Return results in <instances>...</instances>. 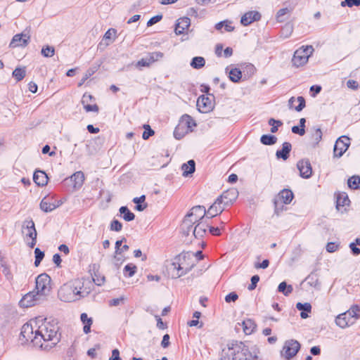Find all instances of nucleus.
Returning <instances> with one entry per match:
<instances>
[{
	"instance_id": "5701e85b",
	"label": "nucleus",
	"mask_w": 360,
	"mask_h": 360,
	"mask_svg": "<svg viewBox=\"0 0 360 360\" xmlns=\"http://www.w3.org/2000/svg\"><path fill=\"white\" fill-rule=\"evenodd\" d=\"M275 198L281 200L283 204L288 205L293 200L294 193L290 189L283 188L278 193Z\"/></svg>"
},
{
	"instance_id": "f03ea898",
	"label": "nucleus",
	"mask_w": 360,
	"mask_h": 360,
	"mask_svg": "<svg viewBox=\"0 0 360 360\" xmlns=\"http://www.w3.org/2000/svg\"><path fill=\"white\" fill-rule=\"evenodd\" d=\"M58 330L53 326L48 327L46 326H41L34 332V336L32 339V342L34 345H39L41 348L43 347L41 340L44 342L56 340L53 344L56 345L60 340V334L58 337Z\"/></svg>"
},
{
	"instance_id": "c756f323",
	"label": "nucleus",
	"mask_w": 360,
	"mask_h": 360,
	"mask_svg": "<svg viewBox=\"0 0 360 360\" xmlns=\"http://www.w3.org/2000/svg\"><path fill=\"white\" fill-rule=\"evenodd\" d=\"M181 169L185 177L193 174L195 171V162L193 160H188L181 165Z\"/></svg>"
},
{
	"instance_id": "4be33fe9",
	"label": "nucleus",
	"mask_w": 360,
	"mask_h": 360,
	"mask_svg": "<svg viewBox=\"0 0 360 360\" xmlns=\"http://www.w3.org/2000/svg\"><path fill=\"white\" fill-rule=\"evenodd\" d=\"M48 176L45 172L36 169L33 174V180L39 186H44L48 184Z\"/></svg>"
},
{
	"instance_id": "72a5a7b5",
	"label": "nucleus",
	"mask_w": 360,
	"mask_h": 360,
	"mask_svg": "<svg viewBox=\"0 0 360 360\" xmlns=\"http://www.w3.org/2000/svg\"><path fill=\"white\" fill-rule=\"evenodd\" d=\"M120 217L126 221H131L135 219V214L127 206H122L119 209Z\"/></svg>"
},
{
	"instance_id": "b1692460",
	"label": "nucleus",
	"mask_w": 360,
	"mask_h": 360,
	"mask_svg": "<svg viewBox=\"0 0 360 360\" xmlns=\"http://www.w3.org/2000/svg\"><path fill=\"white\" fill-rule=\"evenodd\" d=\"M207 227L208 224H206L202 220L197 221V224L193 230V236L197 239L202 238L207 232Z\"/></svg>"
},
{
	"instance_id": "7ed1b4c3",
	"label": "nucleus",
	"mask_w": 360,
	"mask_h": 360,
	"mask_svg": "<svg viewBox=\"0 0 360 360\" xmlns=\"http://www.w3.org/2000/svg\"><path fill=\"white\" fill-rule=\"evenodd\" d=\"M84 181V174L82 171L75 172L70 176L65 178L63 184L69 191H74L79 189Z\"/></svg>"
},
{
	"instance_id": "774afa93",
	"label": "nucleus",
	"mask_w": 360,
	"mask_h": 360,
	"mask_svg": "<svg viewBox=\"0 0 360 360\" xmlns=\"http://www.w3.org/2000/svg\"><path fill=\"white\" fill-rule=\"evenodd\" d=\"M125 297L124 296H121L117 298H114L109 301V306L110 307H116L120 305L121 303H123Z\"/></svg>"
},
{
	"instance_id": "0eeeda50",
	"label": "nucleus",
	"mask_w": 360,
	"mask_h": 360,
	"mask_svg": "<svg viewBox=\"0 0 360 360\" xmlns=\"http://www.w3.org/2000/svg\"><path fill=\"white\" fill-rule=\"evenodd\" d=\"M300 347L301 345L298 341L290 340L285 341L282 352H284L283 355L285 358L290 360L297 354Z\"/></svg>"
},
{
	"instance_id": "a211bd4d",
	"label": "nucleus",
	"mask_w": 360,
	"mask_h": 360,
	"mask_svg": "<svg viewBox=\"0 0 360 360\" xmlns=\"http://www.w3.org/2000/svg\"><path fill=\"white\" fill-rule=\"evenodd\" d=\"M306 106L305 98L300 96L297 98L294 96H292L288 100V107L289 108L295 109L297 112H301Z\"/></svg>"
},
{
	"instance_id": "6e6d98bb",
	"label": "nucleus",
	"mask_w": 360,
	"mask_h": 360,
	"mask_svg": "<svg viewBox=\"0 0 360 360\" xmlns=\"http://www.w3.org/2000/svg\"><path fill=\"white\" fill-rule=\"evenodd\" d=\"M290 12V10L288 8H283L278 11L276 13V20L279 22H284L285 18H284V15H285L287 13H289Z\"/></svg>"
},
{
	"instance_id": "13d9d810",
	"label": "nucleus",
	"mask_w": 360,
	"mask_h": 360,
	"mask_svg": "<svg viewBox=\"0 0 360 360\" xmlns=\"http://www.w3.org/2000/svg\"><path fill=\"white\" fill-rule=\"evenodd\" d=\"M340 6L342 7L348 6L352 8L353 6H360V0H344L340 3Z\"/></svg>"
},
{
	"instance_id": "39448f33",
	"label": "nucleus",
	"mask_w": 360,
	"mask_h": 360,
	"mask_svg": "<svg viewBox=\"0 0 360 360\" xmlns=\"http://www.w3.org/2000/svg\"><path fill=\"white\" fill-rule=\"evenodd\" d=\"M187 255H189L188 252L181 253L178 256L175 257L174 261L172 262L171 265L173 266L174 269H176L177 272L176 274L175 278H179L186 274H187L189 271L191 270L193 264H192L190 267H184L182 260L185 261L187 257Z\"/></svg>"
},
{
	"instance_id": "5fc2aeb1",
	"label": "nucleus",
	"mask_w": 360,
	"mask_h": 360,
	"mask_svg": "<svg viewBox=\"0 0 360 360\" xmlns=\"http://www.w3.org/2000/svg\"><path fill=\"white\" fill-rule=\"evenodd\" d=\"M44 251H41L39 248H36L35 250H34V257H35V260H34V266H38L41 262L43 260L44 257Z\"/></svg>"
},
{
	"instance_id": "e2e57ef3",
	"label": "nucleus",
	"mask_w": 360,
	"mask_h": 360,
	"mask_svg": "<svg viewBox=\"0 0 360 360\" xmlns=\"http://www.w3.org/2000/svg\"><path fill=\"white\" fill-rule=\"evenodd\" d=\"M282 202H279L277 198L274 199V213L276 215H279L280 212L283 210V205L281 204Z\"/></svg>"
},
{
	"instance_id": "ddd939ff",
	"label": "nucleus",
	"mask_w": 360,
	"mask_h": 360,
	"mask_svg": "<svg viewBox=\"0 0 360 360\" xmlns=\"http://www.w3.org/2000/svg\"><path fill=\"white\" fill-rule=\"evenodd\" d=\"M300 175L303 179H309L312 176V167L308 159H302L297 163Z\"/></svg>"
},
{
	"instance_id": "79ce46f5",
	"label": "nucleus",
	"mask_w": 360,
	"mask_h": 360,
	"mask_svg": "<svg viewBox=\"0 0 360 360\" xmlns=\"http://www.w3.org/2000/svg\"><path fill=\"white\" fill-rule=\"evenodd\" d=\"M25 75L26 70L25 67H17L12 72L13 77H14L17 82L22 80Z\"/></svg>"
},
{
	"instance_id": "f8f14e48",
	"label": "nucleus",
	"mask_w": 360,
	"mask_h": 360,
	"mask_svg": "<svg viewBox=\"0 0 360 360\" xmlns=\"http://www.w3.org/2000/svg\"><path fill=\"white\" fill-rule=\"evenodd\" d=\"M238 195V192L236 189L232 188L224 191L221 195L217 197L221 201L223 205L226 207L233 204Z\"/></svg>"
},
{
	"instance_id": "1a4fd4ad",
	"label": "nucleus",
	"mask_w": 360,
	"mask_h": 360,
	"mask_svg": "<svg viewBox=\"0 0 360 360\" xmlns=\"http://www.w3.org/2000/svg\"><path fill=\"white\" fill-rule=\"evenodd\" d=\"M213 98L210 96L201 95L197 100V108L201 113H207L214 108Z\"/></svg>"
},
{
	"instance_id": "09e8293b",
	"label": "nucleus",
	"mask_w": 360,
	"mask_h": 360,
	"mask_svg": "<svg viewBox=\"0 0 360 360\" xmlns=\"http://www.w3.org/2000/svg\"><path fill=\"white\" fill-rule=\"evenodd\" d=\"M347 185L350 188L359 189L360 188V176H352L348 179Z\"/></svg>"
},
{
	"instance_id": "aec40b11",
	"label": "nucleus",
	"mask_w": 360,
	"mask_h": 360,
	"mask_svg": "<svg viewBox=\"0 0 360 360\" xmlns=\"http://www.w3.org/2000/svg\"><path fill=\"white\" fill-rule=\"evenodd\" d=\"M292 150V144L290 142H284L282 144L281 149H278L276 152V157L277 159H282L283 160H287L290 157V153Z\"/></svg>"
},
{
	"instance_id": "4c0bfd02",
	"label": "nucleus",
	"mask_w": 360,
	"mask_h": 360,
	"mask_svg": "<svg viewBox=\"0 0 360 360\" xmlns=\"http://www.w3.org/2000/svg\"><path fill=\"white\" fill-rule=\"evenodd\" d=\"M260 142L265 146H272L277 142V137L273 134H263L260 137Z\"/></svg>"
},
{
	"instance_id": "a878e982",
	"label": "nucleus",
	"mask_w": 360,
	"mask_h": 360,
	"mask_svg": "<svg viewBox=\"0 0 360 360\" xmlns=\"http://www.w3.org/2000/svg\"><path fill=\"white\" fill-rule=\"evenodd\" d=\"M87 98L89 100H94V97L91 95L85 93L82 98L81 103L86 110V112H98L99 110V108L97 104L90 105L87 103Z\"/></svg>"
},
{
	"instance_id": "603ef678",
	"label": "nucleus",
	"mask_w": 360,
	"mask_h": 360,
	"mask_svg": "<svg viewBox=\"0 0 360 360\" xmlns=\"http://www.w3.org/2000/svg\"><path fill=\"white\" fill-rule=\"evenodd\" d=\"M41 55L46 58L52 57L55 53V49L53 46L46 45L41 49Z\"/></svg>"
},
{
	"instance_id": "ea45409f",
	"label": "nucleus",
	"mask_w": 360,
	"mask_h": 360,
	"mask_svg": "<svg viewBox=\"0 0 360 360\" xmlns=\"http://www.w3.org/2000/svg\"><path fill=\"white\" fill-rule=\"evenodd\" d=\"M30 335H33V328L32 325L29 323H25L21 329L20 332V336H22L23 338H25L27 341L29 340V339H32V337Z\"/></svg>"
},
{
	"instance_id": "20e7f679",
	"label": "nucleus",
	"mask_w": 360,
	"mask_h": 360,
	"mask_svg": "<svg viewBox=\"0 0 360 360\" xmlns=\"http://www.w3.org/2000/svg\"><path fill=\"white\" fill-rule=\"evenodd\" d=\"M248 345H245L244 342L233 340L231 343L228 345V359L231 360H240L238 359L237 354L239 353H242V354L245 356V352H247Z\"/></svg>"
},
{
	"instance_id": "dca6fc26",
	"label": "nucleus",
	"mask_w": 360,
	"mask_h": 360,
	"mask_svg": "<svg viewBox=\"0 0 360 360\" xmlns=\"http://www.w3.org/2000/svg\"><path fill=\"white\" fill-rule=\"evenodd\" d=\"M262 15L256 11H251L245 13L240 18V23L243 26H248L251 23L260 20Z\"/></svg>"
},
{
	"instance_id": "6e6552de",
	"label": "nucleus",
	"mask_w": 360,
	"mask_h": 360,
	"mask_svg": "<svg viewBox=\"0 0 360 360\" xmlns=\"http://www.w3.org/2000/svg\"><path fill=\"white\" fill-rule=\"evenodd\" d=\"M51 277L46 273L41 274L36 278V289L41 296L46 295V290L49 291Z\"/></svg>"
},
{
	"instance_id": "58836bf2",
	"label": "nucleus",
	"mask_w": 360,
	"mask_h": 360,
	"mask_svg": "<svg viewBox=\"0 0 360 360\" xmlns=\"http://www.w3.org/2000/svg\"><path fill=\"white\" fill-rule=\"evenodd\" d=\"M314 132L311 134L313 140L312 147L316 148L319 142L322 140L323 133L320 127H314Z\"/></svg>"
},
{
	"instance_id": "7c9ffc66",
	"label": "nucleus",
	"mask_w": 360,
	"mask_h": 360,
	"mask_svg": "<svg viewBox=\"0 0 360 360\" xmlns=\"http://www.w3.org/2000/svg\"><path fill=\"white\" fill-rule=\"evenodd\" d=\"M179 124L184 127H186V129H188V131L189 130L191 131V128L197 125L195 121L188 114H184L181 116Z\"/></svg>"
},
{
	"instance_id": "e433bc0d",
	"label": "nucleus",
	"mask_w": 360,
	"mask_h": 360,
	"mask_svg": "<svg viewBox=\"0 0 360 360\" xmlns=\"http://www.w3.org/2000/svg\"><path fill=\"white\" fill-rule=\"evenodd\" d=\"M349 202L350 200L346 193H338L336 200V208L340 210V207H344L348 205Z\"/></svg>"
},
{
	"instance_id": "6ab92c4d",
	"label": "nucleus",
	"mask_w": 360,
	"mask_h": 360,
	"mask_svg": "<svg viewBox=\"0 0 360 360\" xmlns=\"http://www.w3.org/2000/svg\"><path fill=\"white\" fill-rule=\"evenodd\" d=\"M191 25V19L188 17L180 18L175 24L174 32L176 35L182 34Z\"/></svg>"
},
{
	"instance_id": "f257e3e1",
	"label": "nucleus",
	"mask_w": 360,
	"mask_h": 360,
	"mask_svg": "<svg viewBox=\"0 0 360 360\" xmlns=\"http://www.w3.org/2000/svg\"><path fill=\"white\" fill-rule=\"evenodd\" d=\"M90 289L84 288V281L75 279L63 284L58 292V298L65 302H72L86 297Z\"/></svg>"
},
{
	"instance_id": "473e14b6",
	"label": "nucleus",
	"mask_w": 360,
	"mask_h": 360,
	"mask_svg": "<svg viewBox=\"0 0 360 360\" xmlns=\"http://www.w3.org/2000/svg\"><path fill=\"white\" fill-rule=\"evenodd\" d=\"M241 326H243V332L245 335H250L254 333L255 330L257 328V324L255 322L250 319H247L244 320Z\"/></svg>"
},
{
	"instance_id": "4d7b16f0",
	"label": "nucleus",
	"mask_w": 360,
	"mask_h": 360,
	"mask_svg": "<svg viewBox=\"0 0 360 360\" xmlns=\"http://www.w3.org/2000/svg\"><path fill=\"white\" fill-rule=\"evenodd\" d=\"M122 229V224L117 219H113L110 224V230L112 231H120Z\"/></svg>"
},
{
	"instance_id": "338daca9",
	"label": "nucleus",
	"mask_w": 360,
	"mask_h": 360,
	"mask_svg": "<svg viewBox=\"0 0 360 360\" xmlns=\"http://www.w3.org/2000/svg\"><path fill=\"white\" fill-rule=\"evenodd\" d=\"M238 298V295L236 292H229L225 297V301L227 303H230L231 302H236Z\"/></svg>"
},
{
	"instance_id": "c03bdc74",
	"label": "nucleus",
	"mask_w": 360,
	"mask_h": 360,
	"mask_svg": "<svg viewBox=\"0 0 360 360\" xmlns=\"http://www.w3.org/2000/svg\"><path fill=\"white\" fill-rule=\"evenodd\" d=\"M137 271V266L132 264L129 263L124 267L123 274L125 277H132Z\"/></svg>"
},
{
	"instance_id": "f3484780",
	"label": "nucleus",
	"mask_w": 360,
	"mask_h": 360,
	"mask_svg": "<svg viewBox=\"0 0 360 360\" xmlns=\"http://www.w3.org/2000/svg\"><path fill=\"white\" fill-rule=\"evenodd\" d=\"M225 207L223 205L221 201L217 198L214 203L208 208L207 212V218H213L218 214H221L224 210Z\"/></svg>"
},
{
	"instance_id": "cd10ccee",
	"label": "nucleus",
	"mask_w": 360,
	"mask_h": 360,
	"mask_svg": "<svg viewBox=\"0 0 360 360\" xmlns=\"http://www.w3.org/2000/svg\"><path fill=\"white\" fill-rule=\"evenodd\" d=\"M22 227V229H26L27 230V233H26L27 237H32L33 236H34L35 237L37 236L34 222L32 218H27L23 221Z\"/></svg>"
},
{
	"instance_id": "423d86ee",
	"label": "nucleus",
	"mask_w": 360,
	"mask_h": 360,
	"mask_svg": "<svg viewBox=\"0 0 360 360\" xmlns=\"http://www.w3.org/2000/svg\"><path fill=\"white\" fill-rule=\"evenodd\" d=\"M350 146V139L347 136H341L335 141L333 148L334 157L340 158Z\"/></svg>"
},
{
	"instance_id": "864d4df0",
	"label": "nucleus",
	"mask_w": 360,
	"mask_h": 360,
	"mask_svg": "<svg viewBox=\"0 0 360 360\" xmlns=\"http://www.w3.org/2000/svg\"><path fill=\"white\" fill-rule=\"evenodd\" d=\"M243 70L245 77H250L256 72V68L252 63L245 64V67L243 68Z\"/></svg>"
},
{
	"instance_id": "bf43d9fd",
	"label": "nucleus",
	"mask_w": 360,
	"mask_h": 360,
	"mask_svg": "<svg viewBox=\"0 0 360 360\" xmlns=\"http://www.w3.org/2000/svg\"><path fill=\"white\" fill-rule=\"evenodd\" d=\"M306 280H308V283L310 285L316 287L318 285H319V278L317 277V275L311 273L306 278Z\"/></svg>"
},
{
	"instance_id": "37998d69",
	"label": "nucleus",
	"mask_w": 360,
	"mask_h": 360,
	"mask_svg": "<svg viewBox=\"0 0 360 360\" xmlns=\"http://www.w3.org/2000/svg\"><path fill=\"white\" fill-rule=\"evenodd\" d=\"M277 290L285 296H288L292 292L293 288L291 285H288L285 281H283L279 283Z\"/></svg>"
},
{
	"instance_id": "a19ab883",
	"label": "nucleus",
	"mask_w": 360,
	"mask_h": 360,
	"mask_svg": "<svg viewBox=\"0 0 360 360\" xmlns=\"http://www.w3.org/2000/svg\"><path fill=\"white\" fill-rule=\"evenodd\" d=\"M190 65L193 69L199 70L205 66V60L202 56H195L191 59Z\"/></svg>"
},
{
	"instance_id": "de8ad7c7",
	"label": "nucleus",
	"mask_w": 360,
	"mask_h": 360,
	"mask_svg": "<svg viewBox=\"0 0 360 360\" xmlns=\"http://www.w3.org/2000/svg\"><path fill=\"white\" fill-rule=\"evenodd\" d=\"M350 318H354L359 319L360 318V306L358 304H353L351 306L349 309L346 311Z\"/></svg>"
},
{
	"instance_id": "052dcab7",
	"label": "nucleus",
	"mask_w": 360,
	"mask_h": 360,
	"mask_svg": "<svg viewBox=\"0 0 360 360\" xmlns=\"http://www.w3.org/2000/svg\"><path fill=\"white\" fill-rule=\"evenodd\" d=\"M95 72V70L93 68H89L86 70L85 74L84 75L82 79L78 83V86H81Z\"/></svg>"
},
{
	"instance_id": "9d476101",
	"label": "nucleus",
	"mask_w": 360,
	"mask_h": 360,
	"mask_svg": "<svg viewBox=\"0 0 360 360\" xmlns=\"http://www.w3.org/2000/svg\"><path fill=\"white\" fill-rule=\"evenodd\" d=\"M41 295L37 292L35 294L33 292L26 294L19 302V305L23 308H28L39 303V298Z\"/></svg>"
},
{
	"instance_id": "393cba45",
	"label": "nucleus",
	"mask_w": 360,
	"mask_h": 360,
	"mask_svg": "<svg viewBox=\"0 0 360 360\" xmlns=\"http://www.w3.org/2000/svg\"><path fill=\"white\" fill-rule=\"evenodd\" d=\"M303 51L297 50L292 59V63L294 66L299 68L304 65L308 61V55H303Z\"/></svg>"
},
{
	"instance_id": "69168bd1",
	"label": "nucleus",
	"mask_w": 360,
	"mask_h": 360,
	"mask_svg": "<svg viewBox=\"0 0 360 360\" xmlns=\"http://www.w3.org/2000/svg\"><path fill=\"white\" fill-rule=\"evenodd\" d=\"M162 19V14L156 15L150 18L148 20L147 26L148 27H150V26L156 24L157 22H160Z\"/></svg>"
},
{
	"instance_id": "4468645a",
	"label": "nucleus",
	"mask_w": 360,
	"mask_h": 360,
	"mask_svg": "<svg viewBox=\"0 0 360 360\" xmlns=\"http://www.w3.org/2000/svg\"><path fill=\"white\" fill-rule=\"evenodd\" d=\"M186 216L195 222L203 220L205 216H207V212L205 206L196 205L193 207Z\"/></svg>"
},
{
	"instance_id": "49530a36",
	"label": "nucleus",
	"mask_w": 360,
	"mask_h": 360,
	"mask_svg": "<svg viewBox=\"0 0 360 360\" xmlns=\"http://www.w3.org/2000/svg\"><path fill=\"white\" fill-rule=\"evenodd\" d=\"M153 63H154V58L150 56L149 54L148 56L142 58L141 60L137 61L136 67L138 68L142 67H149Z\"/></svg>"
},
{
	"instance_id": "c85d7f7f",
	"label": "nucleus",
	"mask_w": 360,
	"mask_h": 360,
	"mask_svg": "<svg viewBox=\"0 0 360 360\" xmlns=\"http://www.w3.org/2000/svg\"><path fill=\"white\" fill-rule=\"evenodd\" d=\"M296 308L300 311V317L303 319L308 318L311 312V305L309 302H297Z\"/></svg>"
},
{
	"instance_id": "3c124183",
	"label": "nucleus",
	"mask_w": 360,
	"mask_h": 360,
	"mask_svg": "<svg viewBox=\"0 0 360 360\" xmlns=\"http://www.w3.org/2000/svg\"><path fill=\"white\" fill-rule=\"evenodd\" d=\"M143 128L144 129L142 134V138L143 140L148 139L150 136L154 135L155 131L150 127V126L148 124H144L143 125Z\"/></svg>"
},
{
	"instance_id": "f704fd0d",
	"label": "nucleus",
	"mask_w": 360,
	"mask_h": 360,
	"mask_svg": "<svg viewBox=\"0 0 360 360\" xmlns=\"http://www.w3.org/2000/svg\"><path fill=\"white\" fill-rule=\"evenodd\" d=\"M40 209L44 212H50L55 209H56V206H55V203L50 201V199L47 197H44L39 204Z\"/></svg>"
},
{
	"instance_id": "412c9836",
	"label": "nucleus",
	"mask_w": 360,
	"mask_h": 360,
	"mask_svg": "<svg viewBox=\"0 0 360 360\" xmlns=\"http://www.w3.org/2000/svg\"><path fill=\"white\" fill-rule=\"evenodd\" d=\"M195 223L196 222L194 221L193 219H190L185 216L181 225V232L182 235L188 236L191 232L193 233V230L194 229L193 224Z\"/></svg>"
},
{
	"instance_id": "2eb2a0df",
	"label": "nucleus",
	"mask_w": 360,
	"mask_h": 360,
	"mask_svg": "<svg viewBox=\"0 0 360 360\" xmlns=\"http://www.w3.org/2000/svg\"><path fill=\"white\" fill-rule=\"evenodd\" d=\"M245 360H267L261 355L260 349L257 345H248L245 354Z\"/></svg>"
},
{
	"instance_id": "9b49d317",
	"label": "nucleus",
	"mask_w": 360,
	"mask_h": 360,
	"mask_svg": "<svg viewBox=\"0 0 360 360\" xmlns=\"http://www.w3.org/2000/svg\"><path fill=\"white\" fill-rule=\"evenodd\" d=\"M30 41V36L28 34L24 32L15 34L10 44V48L15 47H25L28 45Z\"/></svg>"
},
{
	"instance_id": "680f3d73",
	"label": "nucleus",
	"mask_w": 360,
	"mask_h": 360,
	"mask_svg": "<svg viewBox=\"0 0 360 360\" xmlns=\"http://www.w3.org/2000/svg\"><path fill=\"white\" fill-rule=\"evenodd\" d=\"M259 276L258 275H254L251 277V283L248 285V289L249 290H253L257 288V283L259 281Z\"/></svg>"
},
{
	"instance_id": "8fccbe9b",
	"label": "nucleus",
	"mask_w": 360,
	"mask_h": 360,
	"mask_svg": "<svg viewBox=\"0 0 360 360\" xmlns=\"http://www.w3.org/2000/svg\"><path fill=\"white\" fill-rule=\"evenodd\" d=\"M268 124L271 126L270 131L274 134L278 131V127L283 125V122L279 120H275L274 118H270L268 121Z\"/></svg>"
},
{
	"instance_id": "2f4dec72",
	"label": "nucleus",
	"mask_w": 360,
	"mask_h": 360,
	"mask_svg": "<svg viewBox=\"0 0 360 360\" xmlns=\"http://www.w3.org/2000/svg\"><path fill=\"white\" fill-rule=\"evenodd\" d=\"M351 318L348 316L347 313L345 311L338 315L335 318V323L337 326L340 327L341 328H345L349 326V323L350 321Z\"/></svg>"
},
{
	"instance_id": "bb28decb",
	"label": "nucleus",
	"mask_w": 360,
	"mask_h": 360,
	"mask_svg": "<svg viewBox=\"0 0 360 360\" xmlns=\"http://www.w3.org/2000/svg\"><path fill=\"white\" fill-rule=\"evenodd\" d=\"M226 73L228 74L229 79L233 83H238L242 77L243 73L240 69L237 68H233L229 70V67L226 68Z\"/></svg>"
},
{
	"instance_id": "c9c22d12",
	"label": "nucleus",
	"mask_w": 360,
	"mask_h": 360,
	"mask_svg": "<svg viewBox=\"0 0 360 360\" xmlns=\"http://www.w3.org/2000/svg\"><path fill=\"white\" fill-rule=\"evenodd\" d=\"M80 319L84 324L83 331L85 334H88L91 331V327L93 323L91 318H89L86 313H82L80 315Z\"/></svg>"
},
{
	"instance_id": "0e129e2a",
	"label": "nucleus",
	"mask_w": 360,
	"mask_h": 360,
	"mask_svg": "<svg viewBox=\"0 0 360 360\" xmlns=\"http://www.w3.org/2000/svg\"><path fill=\"white\" fill-rule=\"evenodd\" d=\"M291 131L293 134H298L300 136H304L306 133L305 128L301 127L300 125H295L292 127Z\"/></svg>"
},
{
	"instance_id": "a18cd8bd",
	"label": "nucleus",
	"mask_w": 360,
	"mask_h": 360,
	"mask_svg": "<svg viewBox=\"0 0 360 360\" xmlns=\"http://www.w3.org/2000/svg\"><path fill=\"white\" fill-rule=\"evenodd\" d=\"M188 129H186L184 126L179 124L174 129V136L176 139L180 140L187 133Z\"/></svg>"
}]
</instances>
